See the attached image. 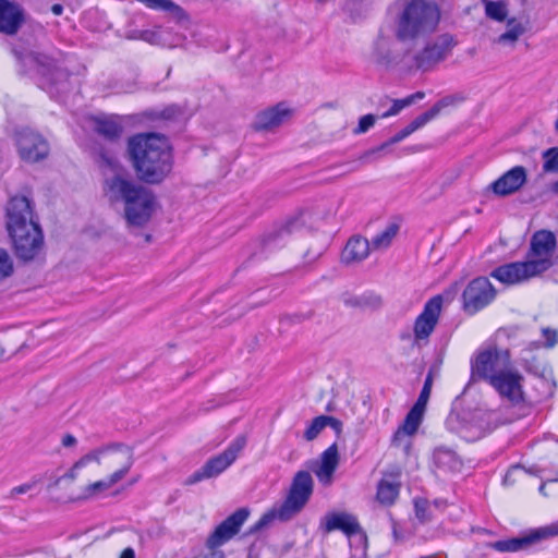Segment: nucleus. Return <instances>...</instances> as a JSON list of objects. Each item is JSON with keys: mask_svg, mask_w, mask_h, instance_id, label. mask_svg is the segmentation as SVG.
Instances as JSON below:
<instances>
[{"mask_svg": "<svg viewBox=\"0 0 558 558\" xmlns=\"http://www.w3.org/2000/svg\"><path fill=\"white\" fill-rule=\"evenodd\" d=\"M51 12L54 14V15H61L62 12H63V7L59 3H56L51 7Z\"/></svg>", "mask_w": 558, "mask_h": 558, "instance_id": "59", "label": "nucleus"}, {"mask_svg": "<svg viewBox=\"0 0 558 558\" xmlns=\"http://www.w3.org/2000/svg\"><path fill=\"white\" fill-rule=\"evenodd\" d=\"M156 207L155 194L142 185L132 196V199L124 203V219L130 227H144L149 222Z\"/></svg>", "mask_w": 558, "mask_h": 558, "instance_id": "9", "label": "nucleus"}, {"mask_svg": "<svg viewBox=\"0 0 558 558\" xmlns=\"http://www.w3.org/2000/svg\"><path fill=\"white\" fill-rule=\"evenodd\" d=\"M119 445H122V444L121 442L111 444V445L104 446V447L97 448V449L88 452L87 454L83 456L80 460H77L75 462V468H84L92 461H95L99 464L101 456L110 453V452L122 457L120 449L117 447Z\"/></svg>", "mask_w": 558, "mask_h": 558, "instance_id": "31", "label": "nucleus"}, {"mask_svg": "<svg viewBox=\"0 0 558 558\" xmlns=\"http://www.w3.org/2000/svg\"><path fill=\"white\" fill-rule=\"evenodd\" d=\"M556 244V236L551 231L539 230L532 235L526 257L529 263L543 264L537 268L539 275L553 266L551 257Z\"/></svg>", "mask_w": 558, "mask_h": 558, "instance_id": "14", "label": "nucleus"}, {"mask_svg": "<svg viewBox=\"0 0 558 558\" xmlns=\"http://www.w3.org/2000/svg\"><path fill=\"white\" fill-rule=\"evenodd\" d=\"M445 424L448 430L465 437L464 429L466 426L460 422V415L458 413H450L446 418Z\"/></svg>", "mask_w": 558, "mask_h": 558, "instance_id": "42", "label": "nucleus"}, {"mask_svg": "<svg viewBox=\"0 0 558 558\" xmlns=\"http://www.w3.org/2000/svg\"><path fill=\"white\" fill-rule=\"evenodd\" d=\"M303 226L304 221L302 220L301 217H294L292 219H289L281 228L267 235L266 245H275L278 242V240L282 239L284 235H289L296 231H300Z\"/></svg>", "mask_w": 558, "mask_h": 558, "instance_id": "30", "label": "nucleus"}, {"mask_svg": "<svg viewBox=\"0 0 558 558\" xmlns=\"http://www.w3.org/2000/svg\"><path fill=\"white\" fill-rule=\"evenodd\" d=\"M544 488H545V485L542 484L541 487H539V492L543 494L544 493Z\"/></svg>", "mask_w": 558, "mask_h": 558, "instance_id": "64", "label": "nucleus"}, {"mask_svg": "<svg viewBox=\"0 0 558 558\" xmlns=\"http://www.w3.org/2000/svg\"><path fill=\"white\" fill-rule=\"evenodd\" d=\"M526 170L515 166L495 180L488 189L497 196H508L517 193L526 182Z\"/></svg>", "mask_w": 558, "mask_h": 558, "instance_id": "20", "label": "nucleus"}, {"mask_svg": "<svg viewBox=\"0 0 558 558\" xmlns=\"http://www.w3.org/2000/svg\"><path fill=\"white\" fill-rule=\"evenodd\" d=\"M522 381L523 376L518 371L508 367L498 377L493 378L490 386L498 392L501 399L515 405L524 400Z\"/></svg>", "mask_w": 558, "mask_h": 558, "instance_id": "19", "label": "nucleus"}, {"mask_svg": "<svg viewBox=\"0 0 558 558\" xmlns=\"http://www.w3.org/2000/svg\"><path fill=\"white\" fill-rule=\"evenodd\" d=\"M542 264L525 262H513L504 264L495 268L490 276L501 283L512 286L521 283L533 277L538 276L537 268Z\"/></svg>", "mask_w": 558, "mask_h": 558, "instance_id": "17", "label": "nucleus"}, {"mask_svg": "<svg viewBox=\"0 0 558 558\" xmlns=\"http://www.w3.org/2000/svg\"><path fill=\"white\" fill-rule=\"evenodd\" d=\"M433 119H434L433 112H429V110H427L424 113L417 116L408 125L410 126L411 131L414 133L415 131L423 128L425 124H427Z\"/></svg>", "mask_w": 558, "mask_h": 558, "instance_id": "45", "label": "nucleus"}, {"mask_svg": "<svg viewBox=\"0 0 558 558\" xmlns=\"http://www.w3.org/2000/svg\"><path fill=\"white\" fill-rule=\"evenodd\" d=\"M425 97V94L424 92H416L408 97H405V101L408 102L409 106H411L412 104H414L416 100H421Z\"/></svg>", "mask_w": 558, "mask_h": 558, "instance_id": "51", "label": "nucleus"}, {"mask_svg": "<svg viewBox=\"0 0 558 558\" xmlns=\"http://www.w3.org/2000/svg\"><path fill=\"white\" fill-rule=\"evenodd\" d=\"M4 357V349L0 347V361Z\"/></svg>", "mask_w": 558, "mask_h": 558, "instance_id": "62", "label": "nucleus"}, {"mask_svg": "<svg viewBox=\"0 0 558 558\" xmlns=\"http://www.w3.org/2000/svg\"><path fill=\"white\" fill-rule=\"evenodd\" d=\"M327 426H330L335 432L336 434L339 436L342 432V422L333 416H328L327 415V420H326V427Z\"/></svg>", "mask_w": 558, "mask_h": 558, "instance_id": "50", "label": "nucleus"}, {"mask_svg": "<svg viewBox=\"0 0 558 558\" xmlns=\"http://www.w3.org/2000/svg\"><path fill=\"white\" fill-rule=\"evenodd\" d=\"M432 386H433V374H432V372H429L425 378L423 388L420 392V396H418L414 407H416L423 411L425 410L426 404L429 399V396H430Z\"/></svg>", "mask_w": 558, "mask_h": 558, "instance_id": "38", "label": "nucleus"}, {"mask_svg": "<svg viewBox=\"0 0 558 558\" xmlns=\"http://www.w3.org/2000/svg\"><path fill=\"white\" fill-rule=\"evenodd\" d=\"M23 10L8 0H0V32L7 35L17 33L23 23Z\"/></svg>", "mask_w": 558, "mask_h": 558, "instance_id": "22", "label": "nucleus"}, {"mask_svg": "<svg viewBox=\"0 0 558 558\" xmlns=\"http://www.w3.org/2000/svg\"><path fill=\"white\" fill-rule=\"evenodd\" d=\"M439 21L437 7L426 0H410L396 22V37L405 43L415 40L435 29Z\"/></svg>", "mask_w": 558, "mask_h": 558, "instance_id": "4", "label": "nucleus"}, {"mask_svg": "<svg viewBox=\"0 0 558 558\" xmlns=\"http://www.w3.org/2000/svg\"><path fill=\"white\" fill-rule=\"evenodd\" d=\"M63 480V477H58L54 482H53V486H58L60 484V482Z\"/></svg>", "mask_w": 558, "mask_h": 558, "instance_id": "60", "label": "nucleus"}, {"mask_svg": "<svg viewBox=\"0 0 558 558\" xmlns=\"http://www.w3.org/2000/svg\"><path fill=\"white\" fill-rule=\"evenodd\" d=\"M441 306L442 298L440 295H436L425 303L422 313L414 322L413 333L416 343L427 340L433 333L440 316Z\"/></svg>", "mask_w": 558, "mask_h": 558, "instance_id": "18", "label": "nucleus"}, {"mask_svg": "<svg viewBox=\"0 0 558 558\" xmlns=\"http://www.w3.org/2000/svg\"><path fill=\"white\" fill-rule=\"evenodd\" d=\"M496 298V289L486 277H477L469 282L462 293V308L469 315H474Z\"/></svg>", "mask_w": 558, "mask_h": 558, "instance_id": "11", "label": "nucleus"}, {"mask_svg": "<svg viewBox=\"0 0 558 558\" xmlns=\"http://www.w3.org/2000/svg\"><path fill=\"white\" fill-rule=\"evenodd\" d=\"M371 248L372 243L367 239L353 236L348 241L342 252V260L348 264L361 262L368 256Z\"/></svg>", "mask_w": 558, "mask_h": 558, "instance_id": "26", "label": "nucleus"}, {"mask_svg": "<svg viewBox=\"0 0 558 558\" xmlns=\"http://www.w3.org/2000/svg\"><path fill=\"white\" fill-rule=\"evenodd\" d=\"M543 169L546 172H558V147H553L543 153Z\"/></svg>", "mask_w": 558, "mask_h": 558, "instance_id": "39", "label": "nucleus"}, {"mask_svg": "<svg viewBox=\"0 0 558 558\" xmlns=\"http://www.w3.org/2000/svg\"><path fill=\"white\" fill-rule=\"evenodd\" d=\"M13 272V263L8 254V252L3 248H0V281L10 277Z\"/></svg>", "mask_w": 558, "mask_h": 558, "instance_id": "41", "label": "nucleus"}, {"mask_svg": "<svg viewBox=\"0 0 558 558\" xmlns=\"http://www.w3.org/2000/svg\"><path fill=\"white\" fill-rule=\"evenodd\" d=\"M102 161L108 165L110 168L116 169L117 167V160L116 158L107 155H101Z\"/></svg>", "mask_w": 558, "mask_h": 558, "instance_id": "55", "label": "nucleus"}, {"mask_svg": "<svg viewBox=\"0 0 558 558\" xmlns=\"http://www.w3.org/2000/svg\"><path fill=\"white\" fill-rule=\"evenodd\" d=\"M323 529L326 533L341 531L347 536H352L361 531L356 518L345 512L329 513L324 518Z\"/></svg>", "mask_w": 558, "mask_h": 558, "instance_id": "21", "label": "nucleus"}, {"mask_svg": "<svg viewBox=\"0 0 558 558\" xmlns=\"http://www.w3.org/2000/svg\"><path fill=\"white\" fill-rule=\"evenodd\" d=\"M510 366L508 351L499 350L496 347L488 348L478 351L471 360V378L473 380L482 379L490 385L494 377H498Z\"/></svg>", "mask_w": 558, "mask_h": 558, "instance_id": "7", "label": "nucleus"}, {"mask_svg": "<svg viewBox=\"0 0 558 558\" xmlns=\"http://www.w3.org/2000/svg\"><path fill=\"white\" fill-rule=\"evenodd\" d=\"M453 46L454 40L451 35H441L416 53L407 51L403 54L402 64L409 71H428L442 61L450 53Z\"/></svg>", "mask_w": 558, "mask_h": 558, "instance_id": "5", "label": "nucleus"}, {"mask_svg": "<svg viewBox=\"0 0 558 558\" xmlns=\"http://www.w3.org/2000/svg\"><path fill=\"white\" fill-rule=\"evenodd\" d=\"M525 32L524 26L521 23H514V19L508 20V29L501 34L497 41L499 44H513L521 35Z\"/></svg>", "mask_w": 558, "mask_h": 558, "instance_id": "33", "label": "nucleus"}, {"mask_svg": "<svg viewBox=\"0 0 558 558\" xmlns=\"http://www.w3.org/2000/svg\"><path fill=\"white\" fill-rule=\"evenodd\" d=\"M553 191H554L555 193H558V181L554 183V185H553Z\"/></svg>", "mask_w": 558, "mask_h": 558, "instance_id": "61", "label": "nucleus"}, {"mask_svg": "<svg viewBox=\"0 0 558 558\" xmlns=\"http://www.w3.org/2000/svg\"><path fill=\"white\" fill-rule=\"evenodd\" d=\"M122 130V125L116 117H100L95 119V131L106 140H118Z\"/></svg>", "mask_w": 558, "mask_h": 558, "instance_id": "29", "label": "nucleus"}, {"mask_svg": "<svg viewBox=\"0 0 558 558\" xmlns=\"http://www.w3.org/2000/svg\"><path fill=\"white\" fill-rule=\"evenodd\" d=\"M5 210L7 229L16 257L23 262L35 259L44 246V234L31 201L25 196L11 197Z\"/></svg>", "mask_w": 558, "mask_h": 558, "instance_id": "2", "label": "nucleus"}, {"mask_svg": "<svg viewBox=\"0 0 558 558\" xmlns=\"http://www.w3.org/2000/svg\"><path fill=\"white\" fill-rule=\"evenodd\" d=\"M327 415L316 416L308 425V427L304 432V439L307 441H312L322 433V430L326 427Z\"/></svg>", "mask_w": 558, "mask_h": 558, "instance_id": "36", "label": "nucleus"}, {"mask_svg": "<svg viewBox=\"0 0 558 558\" xmlns=\"http://www.w3.org/2000/svg\"><path fill=\"white\" fill-rule=\"evenodd\" d=\"M81 468H75V463L73 464V466L62 476L63 480H70V481H74L77 476V470H80Z\"/></svg>", "mask_w": 558, "mask_h": 558, "instance_id": "53", "label": "nucleus"}, {"mask_svg": "<svg viewBox=\"0 0 558 558\" xmlns=\"http://www.w3.org/2000/svg\"><path fill=\"white\" fill-rule=\"evenodd\" d=\"M205 558H226L225 553L222 550H213Z\"/></svg>", "mask_w": 558, "mask_h": 558, "instance_id": "58", "label": "nucleus"}, {"mask_svg": "<svg viewBox=\"0 0 558 558\" xmlns=\"http://www.w3.org/2000/svg\"><path fill=\"white\" fill-rule=\"evenodd\" d=\"M314 482L308 471H299L293 476L286 499L264 513L246 532L255 534L275 520L287 522L302 511L313 494Z\"/></svg>", "mask_w": 558, "mask_h": 558, "instance_id": "3", "label": "nucleus"}, {"mask_svg": "<svg viewBox=\"0 0 558 558\" xmlns=\"http://www.w3.org/2000/svg\"><path fill=\"white\" fill-rule=\"evenodd\" d=\"M376 122V116L368 113L360 118L357 126L354 129V134L366 133Z\"/></svg>", "mask_w": 558, "mask_h": 558, "instance_id": "43", "label": "nucleus"}, {"mask_svg": "<svg viewBox=\"0 0 558 558\" xmlns=\"http://www.w3.org/2000/svg\"><path fill=\"white\" fill-rule=\"evenodd\" d=\"M3 157V144L0 143V160L2 159Z\"/></svg>", "mask_w": 558, "mask_h": 558, "instance_id": "63", "label": "nucleus"}, {"mask_svg": "<svg viewBox=\"0 0 558 558\" xmlns=\"http://www.w3.org/2000/svg\"><path fill=\"white\" fill-rule=\"evenodd\" d=\"M409 107L408 102L405 101V99H396V100H392V105L391 107L385 111L380 117L383 119L385 118H389V117H392V116H396L398 114L402 109Z\"/></svg>", "mask_w": 558, "mask_h": 558, "instance_id": "47", "label": "nucleus"}, {"mask_svg": "<svg viewBox=\"0 0 558 558\" xmlns=\"http://www.w3.org/2000/svg\"><path fill=\"white\" fill-rule=\"evenodd\" d=\"M339 464L337 442L329 446L320 456V465L315 474L323 485H330L332 476Z\"/></svg>", "mask_w": 558, "mask_h": 558, "instance_id": "23", "label": "nucleus"}, {"mask_svg": "<svg viewBox=\"0 0 558 558\" xmlns=\"http://www.w3.org/2000/svg\"><path fill=\"white\" fill-rule=\"evenodd\" d=\"M142 186L128 173L119 170L104 180V195L112 205H124Z\"/></svg>", "mask_w": 558, "mask_h": 558, "instance_id": "13", "label": "nucleus"}, {"mask_svg": "<svg viewBox=\"0 0 558 558\" xmlns=\"http://www.w3.org/2000/svg\"><path fill=\"white\" fill-rule=\"evenodd\" d=\"M290 110L282 104H278L256 116L254 128L257 131L271 130L279 126L290 116Z\"/></svg>", "mask_w": 558, "mask_h": 558, "instance_id": "24", "label": "nucleus"}, {"mask_svg": "<svg viewBox=\"0 0 558 558\" xmlns=\"http://www.w3.org/2000/svg\"><path fill=\"white\" fill-rule=\"evenodd\" d=\"M32 488H33V484L26 483V484L14 487L11 490V494L12 495L24 494V493H27L28 490H31Z\"/></svg>", "mask_w": 558, "mask_h": 558, "instance_id": "52", "label": "nucleus"}, {"mask_svg": "<svg viewBox=\"0 0 558 558\" xmlns=\"http://www.w3.org/2000/svg\"><path fill=\"white\" fill-rule=\"evenodd\" d=\"M457 100H461V98H458L457 96H446V97L441 98L440 100H438L428 110H429V112H433V117L436 118L444 108L453 105Z\"/></svg>", "mask_w": 558, "mask_h": 558, "instance_id": "44", "label": "nucleus"}, {"mask_svg": "<svg viewBox=\"0 0 558 558\" xmlns=\"http://www.w3.org/2000/svg\"><path fill=\"white\" fill-rule=\"evenodd\" d=\"M343 303L349 307L359 308L362 311H375L381 307L383 299L380 295L374 292H365L360 295L348 294L343 298Z\"/></svg>", "mask_w": 558, "mask_h": 558, "instance_id": "28", "label": "nucleus"}, {"mask_svg": "<svg viewBox=\"0 0 558 558\" xmlns=\"http://www.w3.org/2000/svg\"><path fill=\"white\" fill-rule=\"evenodd\" d=\"M119 558H135V551L133 548L128 547L123 549Z\"/></svg>", "mask_w": 558, "mask_h": 558, "instance_id": "57", "label": "nucleus"}, {"mask_svg": "<svg viewBox=\"0 0 558 558\" xmlns=\"http://www.w3.org/2000/svg\"><path fill=\"white\" fill-rule=\"evenodd\" d=\"M424 411L414 407L409 411L403 424L396 430L392 437L393 446H401L402 441L414 435L422 422Z\"/></svg>", "mask_w": 558, "mask_h": 558, "instance_id": "25", "label": "nucleus"}, {"mask_svg": "<svg viewBox=\"0 0 558 558\" xmlns=\"http://www.w3.org/2000/svg\"><path fill=\"white\" fill-rule=\"evenodd\" d=\"M178 111H179V109L177 107H169V108L163 110L162 117L166 118V119H170V118L174 117V114Z\"/></svg>", "mask_w": 558, "mask_h": 558, "instance_id": "56", "label": "nucleus"}, {"mask_svg": "<svg viewBox=\"0 0 558 558\" xmlns=\"http://www.w3.org/2000/svg\"><path fill=\"white\" fill-rule=\"evenodd\" d=\"M14 143L19 156L25 162H38L49 155V144L47 140L38 132L22 128L14 133Z\"/></svg>", "mask_w": 558, "mask_h": 558, "instance_id": "10", "label": "nucleus"}, {"mask_svg": "<svg viewBox=\"0 0 558 558\" xmlns=\"http://www.w3.org/2000/svg\"><path fill=\"white\" fill-rule=\"evenodd\" d=\"M117 447L120 449V452L123 458L121 468L114 473H112L107 480L97 481L95 483L87 485L83 489V494L80 497H77V500H87L96 497L100 493L111 488L114 484L120 482L129 473L134 463L133 449L126 445H119Z\"/></svg>", "mask_w": 558, "mask_h": 558, "instance_id": "15", "label": "nucleus"}, {"mask_svg": "<svg viewBox=\"0 0 558 558\" xmlns=\"http://www.w3.org/2000/svg\"><path fill=\"white\" fill-rule=\"evenodd\" d=\"M413 132L411 131L410 126L407 125L405 128H403L401 131H399L398 133H396L392 137H390L387 142L383 143L381 145H379L378 147L376 148H373L371 150H368L366 154H365V157L369 156V155H373V154H376V153H379V151H383L385 150L386 148H388L390 145H393V144H397V143H400L401 141H403L404 138H407L408 136H410Z\"/></svg>", "mask_w": 558, "mask_h": 558, "instance_id": "37", "label": "nucleus"}, {"mask_svg": "<svg viewBox=\"0 0 558 558\" xmlns=\"http://www.w3.org/2000/svg\"><path fill=\"white\" fill-rule=\"evenodd\" d=\"M415 514L422 522L427 520V504L425 501L415 502Z\"/></svg>", "mask_w": 558, "mask_h": 558, "instance_id": "49", "label": "nucleus"}, {"mask_svg": "<svg viewBox=\"0 0 558 558\" xmlns=\"http://www.w3.org/2000/svg\"><path fill=\"white\" fill-rule=\"evenodd\" d=\"M12 51L22 73L38 74L47 78L51 85L66 77V74L57 68L54 60L47 54L17 48H13Z\"/></svg>", "mask_w": 558, "mask_h": 558, "instance_id": "8", "label": "nucleus"}, {"mask_svg": "<svg viewBox=\"0 0 558 558\" xmlns=\"http://www.w3.org/2000/svg\"><path fill=\"white\" fill-rule=\"evenodd\" d=\"M247 442L245 435L236 436L227 449L210 458L201 469L192 473L184 482L185 485H194L204 480L213 478L227 470L245 448Z\"/></svg>", "mask_w": 558, "mask_h": 558, "instance_id": "6", "label": "nucleus"}, {"mask_svg": "<svg viewBox=\"0 0 558 558\" xmlns=\"http://www.w3.org/2000/svg\"><path fill=\"white\" fill-rule=\"evenodd\" d=\"M399 229L400 227L398 223H389L385 230L373 236L371 240L372 248L377 251L389 247L392 240L397 236Z\"/></svg>", "mask_w": 558, "mask_h": 558, "instance_id": "32", "label": "nucleus"}, {"mask_svg": "<svg viewBox=\"0 0 558 558\" xmlns=\"http://www.w3.org/2000/svg\"><path fill=\"white\" fill-rule=\"evenodd\" d=\"M250 517L247 508H239L228 518H226L208 536L206 546L213 550L230 541Z\"/></svg>", "mask_w": 558, "mask_h": 558, "instance_id": "16", "label": "nucleus"}, {"mask_svg": "<svg viewBox=\"0 0 558 558\" xmlns=\"http://www.w3.org/2000/svg\"><path fill=\"white\" fill-rule=\"evenodd\" d=\"M542 335L545 339L544 345L546 348H554L558 343V330L546 327L542 329Z\"/></svg>", "mask_w": 558, "mask_h": 558, "instance_id": "46", "label": "nucleus"}, {"mask_svg": "<svg viewBox=\"0 0 558 558\" xmlns=\"http://www.w3.org/2000/svg\"><path fill=\"white\" fill-rule=\"evenodd\" d=\"M76 444V438L73 436V435H65L63 438H62V445L64 447H72Z\"/></svg>", "mask_w": 558, "mask_h": 558, "instance_id": "54", "label": "nucleus"}, {"mask_svg": "<svg viewBox=\"0 0 558 558\" xmlns=\"http://www.w3.org/2000/svg\"><path fill=\"white\" fill-rule=\"evenodd\" d=\"M523 472L524 470L520 465L511 466L504 476V484L512 485L515 482V475L521 474Z\"/></svg>", "mask_w": 558, "mask_h": 558, "instance_id": "48", "label": "nucleus"}, {"mask_svg": "<svg viewBox=\"0 0 558 558\" xmlns=\"http://www.w3.org/2000/svg\"><path fill=\"white\" fill-rule=\"evenodd\" d=\"M558 535V524L538 527L521 534L518 537L488 543L487 546L500 553L525 550L543 539Z\"/></svg>", "mask_w": 558, "mask_h": 558, "instance_id": "12", "label": "nucleus"}, {"mask_svg": "<svg viewBox=\"0 0 558 558\" xmlns=\"http://www.w3.org/2000/svg\"><path fill=\"white\" fill-rule=\"evenodd\" d=\"M398 493V487L395 484L381 481L377 488V499L384 505H391Z\"/></svg>", "mask_w": 558, "mask_h": 558, "instance_id": "34", "label": "nucleus"}, {"mask_svg": "<svg viewBox=\"0 0 558 558\" xmlns=\"http://www.w3.org/2000/svg\"><path fill=\"white\" fill-rule=\"evenodd\" d=\"M433 461L437 468L449 472H458L462 468L459 456L447 447L436 448L433 452Z\"/></svg>", "mask_w": 558, "mask_h": 558, "instance_id": "27", "label": "nucleus"}, {"mask_svg": "<svg viewBox=\"0 0 558 558\" xmlns=\"http://www.w3.org/2000/svg\"><path fill=\"white\" fill-rule=\"evenodd\" d=\"M373 58L375 62L383 66H391L393 64V59L388 49L384 48L379 43L376 44Z\"/></svg>", "mask_w": 558, "mask_h": 558, "instance_id": "40", "label": "nucleus"}, {"mask_svg": "<svg viewBox=\"0 0 558 558\" xmlns=\"http://www.w3.org/2000/svg\"><path fill=\"white\" fill-rule=\"evenodd\" d=\"M485 14L494 21L502 22L506 20L508 11L504 2L492 1L485 5Z\"/></svg>", "mask_w": 558, "mask_h": 558, "instance_id": "35", "label": "nucleus"}, {"mask_svg": "<svg viewBox=\"0 0 558 558\" xmlns=\"http://www.w3.org/2000/svg\"><path fill=\"white\" fill-rule=\"evenodd\" d=\"M128 151L137 178L142 182L159 184L172 171L171 147L163 135L137 134L129 140Z\"/></svg>", "mask_w": 558, "mask_h": 558, "instance_id": "1", "label": "nucleus"}]
</instances>
